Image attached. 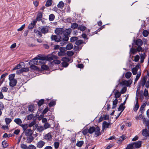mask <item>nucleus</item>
Wrapping results in <instances>:
<instances>
[{"instance_id":"nucleus-1","label":"nucleus","mask_w":149,"mask_h":149,"mask_svg":"<svg viewBox=\"0 0 149 149\" xmlns=\"http://www.w3.org/2000/svg\"><path fill=\"white\" fill-rule=\"evenodd\" d=\"M46 57L41 56L36 57L31 60L29 62V65H36L38 63H42L41 61L45 60L46 59Z\"/></svg>"},{"instance_id":"nucleus-2","label":"nucleus","mask_w":149,"mask_h":149,"mask_svg":"<svg viewBox=\"0 0 149 149\" xmlns=\"http://www.w3.org/2000/svg\"><path fill=\"white\" fill-rule=\"evenodd\" d=\"M53 136L50 132L45 134L43 136V140L47 141V142L52 140Z\"/></svg>"},{"instance_id":"nucleus-3","label":"nucleus","mask_w":149,"mask_h":149,"mask_svg":"<svg viewBox=\"0 0 149 149\" xmlns=\"http://www.w3.org/2000/svg\"><path fill=\"white\" fill-rule=\"evenodd\" d=\"M49 27L47 26H42L40 28V31L42 34L45 35L49 32Z\"/></svg>"},{"instance_id":"nucleus-4","label":"nucleus","mask_w":149,"mask_h":149,"mask_svg":"<svg viewBox=\"0 0 149 149\" xmlns=\"http://www.w3.org/2000/svg\"><path fill=\"white\" fill-rule=\"evenodd\" d=\"M51 38L52 40H54L56 42H59L61 41L62 38L61 36H58L56 35H52Z\"/></svg>"},{"instance_id":"nucleus-5","label":"nucleus","mask_w":149,"mask_h":149,"mask_svg":"<svg viewBox=\"0 0 149 149\" xmlns=\"http://www.w3.org/2000/svg\"><path fill=\"white\" fill-rule=\"evenodd\" d=\"M45 143L42 140H40L36 144V147L39 148H41L45 145Z\"/></svg>"},{"instance_id":"nucleus-6","label":"nucleus","mask_w":149,"mask_h":149,"mask_svg":"<svg viewBox=\"0 0 149 149\" xmlns=\"http://www.w3.org/2000/svg\"><path fill=\"white\" fill-rule=\"evenodd\" d=\"M64 31V29L62 28H57L55 31V33L57 35L62 34Z\"/></svg>"},{"instance_id":"nucleus-7","label":"nucleus","mask_w":149,"mask_h":149,"mask_svg":"<svg viewBox=\"0 0 149 149\" xmlns=\"http://www.w3.org/2000/svg\"><path fill=\"white\" fill-rule=\"evenodd\" d=\"M94 132H95V136L96 137H97L101 135L100 129L98 126H97L95 127Z\"/></svg>"},{"instance_id":"nucleus-8","label":"nucleus","mask_w":149,"mask_h":149,"mask_svg":"<svg viewBox=\"0 0 149 149\" xmlns=\"http://www.w3.org/2000/svg\"><path fill=\"white\" fill-rule=\"evenodd\" d=\"M142 141H138L134 142H132L134 146L136 148H140L141 145Z\"/></svg>"},{"instance_id":"nucleus-9","label":"nucleus","mask_w":149,"mask_h":149,"mask_svg":"<svg viewBox=\"0 0 149 149\" xmlns=\"http://www.w3.org/2000/svg\"><path fill=\"white\" fill-rule=\"evenodd\" d=\"M25 134L27 136H30L33 134V131L31 129H28L25 131Z\"/></svg>"},{"instance_id":"nucleus-10","label":"nucleus","mask_w":149,"mask_h":149,"mask_svg":"<svg viewBox=\"0 0 149 149\" xmlns=\"http://www.w3.org/2000/svg\"><path fill=\"white\" fill-rule=\"evenodd\" d=\"M9 83V85L11 87H14L16 86L17 83V80L16 79L10 80Z\"/></svg>"},{"instance_id":"nucleus-11","label":"nucleus","mask_w":149,"mask_h":149,"mask_svg":"<svg viewBox=\"0 0 149 149\" xmlns=\"http://www.w3.org/2000/svg\"><path fill=\"white\" fill-rule=\"evenodd\" d=\"M46 57V59L45 60H47L49 61L55 59H57L58 58V57L55 55H52L50 57Z\"/></svg>"},{"instance_id":"nucleus-12","label":"nucleus","mask_w":149,"mask_h":149,"mask_svg":"<svg viewBox=\"0 0 149 149\" xmlns=\"http://www.w3.org/2000/svg\"><path fill=\"white\" fill-rule=\"evenodd\" d=\"M72 31V30L71 29L69 28L66 29L64 31L63 33L64 35L68 36L70 34Z\"/></svg>"},{"instance_id":"nucleus-13","label":"nucleus","mask_w":149,"mask_h":149,"mask_svg":"<svg viewBox=\"0 0 149 149\" xmlns=\"http://www.w3.org/2000/svg\"><path fill=\"white\" fill-rule=\"evenodd\" d=\"M132 83V81L130 79L128 81H124L123 82V85H126L127 86H128L130 85Z\"/></svg>"},{"instance_id":"nucleus-14","label":"nucleus","mask_w":149,"mask_h":149,"mask_svg":"<svg viewBox=\"0 0 149 149\" xmlns=\"http://www.w3.org/2000/svg\"><path fill=\"white\" fill-rule=\"evenodd\" d=\"M111 124L106 121H104L103 123L102 127L104 128H108L111 127Z\"/></svg>"},{"instance_id":"nucleus-15","label":"nucleus","mask_w":149,"mask_h":149,"mask_svg":"<svg viewBox=\"0 0 149 149\" xmlns=\"http://www.w3.org/2000/svg\"><path fill=\"white\" fill-rule=\"evenodd\" d=\"M140 62L142 63L144 62V60L145 59L146 55L145 53H142L140 54Z\"/></svg>"},{"instance_id":"nucleus-16","label":"nucleus","mask_w":149,"mask_h":149,"mask_svg":"<svg viewBox=\"0 0 149 149\" xmlns=\"http://www.w3.org/2000/svg\"><path fill=\"white\" fill-rule=\"evenodd\" d=\"M35 110V106L33 104H31L28 107V111L31 113H33Z\"/></svg>"},{"instance_id":"nucleus-17","label":"nucleus","mask_w":149,"mask_h":149,"mask_svg":"<svg viewBox=\"0 0 149 149\" xmlns=\"http://www.w3.org/2000/svg\"><path fill=\"white\" fill-rule=\"evenodd\" d=\"M8 75V73H5L1 75L0 77L1 80L0 81L1 84H2L4 81L5 77Z\"/></svg>"},{"instance_id":"nucleus-18","label":"nucleus","mask_w":149,"mask_h":149,"mask_svg":"<svg viewBox=\"0 0 149 149\" xmlns=\"http://www.w3.org/2000/svg\"><path fill=\"white\" fill-rule=\"evenodd\" d=\"M42 17V13L41 12H39L37 14L36 20L38 21H40Z\"/></svg>"},{"instance_id":"nucleus-19","label":"nucleus","mask_w":149,"mask_h":149,"mask_svg":"<svg viewBox=\"0 0 149 149\" xmlns=\"http://www.w3.org/2000/svg\"><path fill=\"white\" fill-rule=\"evenodd\" d=\"M36 23V22L35 21H33L28 26V28L29 29H33Z\"/></svg>"},{"instance_id":"nucleus-20","label":"nucleus","mask_w":149,"mask_h":149,"mask_svg":"<svg viewBox=\"0 0 149 149\" xmlns=\"http://www.w3.org/2000/svg\"><path fill=\"white\" fill-rule=\"evenodd\" d=\"M135 44L138 46H141L143 44V41L141 40L138 39L136 40Z\"/></svg>"},{"instance_id":"nucleus-21","label":"nucleus","mask_w":149,"mask_h":149,"mask_svg":"<svg viewBox=\"0 0 149 149\" xmlns=\"http://www.w3.org/2000/svg\"><path fill=\"white\" fill-rule=\"evenodd\" d=\"M34 32L36 33L37 35L39 36V37H42V35L40 30L39 31L37 29H34Z\"/></svg>"},{"instance_id":"nucleus-22","label":"nucleus","mask_w":149,"mask_h":149,"mask_svg":"<svg viewBox=\"0 0 149 149\" xmlns=\"http://www.w3.org/2000/svg\"><path fill=\"white\" fill-rule=\"evenodd\" d=\"M30 65V68L31 69V70L32 71L34 70H39V68L38 67L35 66V65Z\"/></svg>"},{"instance_id":"nucleus-23","label":"nucleus","mask_w":149,"mask_h":149,"mask_svg":"<svg viewBox=\"0 0 149 149\" xmlns=\"http://www.w3.org/2000/svg\"><path fill=\"white\" fill-rule=\"evenodd\" d=\"M120 92H119L117 90H116L115 93V95L116 99H117L120 97L121 95Z\"/></svg>"},{"instance_id":"nucleus-24","label":"nucleus","mask_w":149,"mask_h":149,"mask_svg":"<svg viewBox=\"0 0 149 149\" xmlns=\"http://www.w3.org/2000/svg\"><path fill=\"white\" fill-rule=\"evenodd\" d=\"M147 80V77H144L141 80V85L143 87L145 85Z\"/></svg>"},{"instance_id":"nucleus-25","label":"nucleus","mask_w":149,"mask_h":149,"mask_svg":"<svg viewBox=\"0 0 149 149\" xmlns=\"http://www.w3.org/2000/svg\"><path fill=\"white\" fill-rule=\"evenodd\" d=\"M14 121L17 124L20 125L22 123V121L19 118H15L14 120Z\"/></svg>"},{"instance_id":"nucleus-26","label":"nucleus","mask_w":149,"mask_h":149,"mask_svg":"<svg viewBox=\"0 0 149 149\" xmlns=\"http://www.w3.org/2000/svg\"><path fill=\"white\" fill-rule=\"evenodd\" d=\"M95 127H91L88 129V133L90 134L93 133L95 131Z\"/></svg>"},{"instance_id":"nucleus-27","label":"nucleus","mask_w":149,"mask_h":149,"mask_svg":"<svg viewBox=\"0 0 149 149\" xmlns=\"http://www.w3.org/2000/svg\"><path fill=\"white\" fill-rule=\"evenodd\" d=\"M118 100L117 99H116L113 101V106L112 107V109H114L116 107V104L118 103Z\"/></svg>"},{"instance_id":"nucleus-28","label":"nucleus","mask_w":149,"mask_h":149,"mask_svg":"<svg viewBox=\"0 0 149 149\" xmlns=\"http://www.w3.org/2000/svg\"><path fill=\"white\" fill-rule=\"evenodd\" d=\"M73 48V45L71 43H69L67 45L65 48L67 50H70Z\"/></svg>"},{"instance_id":"nucleus-29","label":"nucleus","mask_w":149,"mask_h":149,"mask_svg":"<svg viewBox=\"0 0 149 149\" xmlns=\"http://www.w3.org/2000/svg\"><path fill=\"white\" fill-rule=\"evenodd\" d=\"M84 143V142L83 141H78L76 143V145L79 147H81Z\"/></svg>"},{"instance_id":"nucleus-30","label":"nucleus","mask_w":149,"mask_h":149,"mask_svg":"<svg viewBox=\"0 0 149 149\" xmlns=\"http://www.w3.org/2000/svg\"><path fill=\"white\" fill-rule=\"evenodd\" d=\"M37 131H38L39 132H41L44 130L45 129L44 127L40 126H38V127H37Z\"/></svg>"},{"instance_id":"nucleus-31","label":"nucleus","mask_w":149,"mask_h":149,"mask_svg":"<svg viewBox=\"0 0 149 149\" xmlns=\"http://www.w3.org/2000/svg\"><path fill=\"white\" fill-rule=\"evenodd\" d=\"M148 132L146 129L143 130H142V134L145 137H147L148 136Z\"/></svg>"},{"instance_id":"nucleus-32","label":"nucleus","mask_w":149,"mask_h":149,"mask_svg":"<svg viewBox=\"0 0 149 149\" xmlns=\"http://www.w3.org/2000/svg\"><path fill=\"white\" fill-rule=\"evenodd\" d=\"M52 0H48L46 2L45 6L47 7L49 6L52 5Z\"/></svg>"},{"instance_id":"nucleus-33","label":"nucleus","mask_w":149,"mask_h":149,"mask_svg":"<svg viewBox=\"0 0 149 149\" xmlns=\"http://www.w3.org/2000/svg\"><path fill=\"white\" fill-rule=\"evenodd\" d=\"M132 75V73L130 72H127L125 74V77L127 79H129Z\"/></svg>"},{"instance_id":"nucleus-34","label":"nucleus","mask_w":149,"mask_h":149,"mask_svg":"<svg viewBox=\"0 0 149 149\" xmlns=\"http://www.w3.org/2000/svg\"><path fill=\"white\" fill-rule=\"evenodd\" d=\"M64 3L63 1H61L59 2L57 5V7L59 8H62L64 6Z\"/></svg>"},{"instance_id":"nucleus-35","label":"nucleus","mask_w":149,"mask_h":149,"mask_svg":"<svg viewBox=\"0 0 149 149\" xmlns=\"http://www.w3.org/2000/svg\"><path fill=\"white\" fill-rule=\"evenodd\" d=\"M5 120L6 125H9L11 122L12 120L10 118H6L5 119Z\"/></svg>"},{"instance_id":"nucleus-36","label":"nucleus","mask_w":149,"mask_h":149,"mask_svg":"<svg viewBox=\"0 0 149 149\" xmlns=\"http://www.w3.org/2000/svg\"><path fill=\"white\" fill-rule=\"evenodd\" d=\"M126 138L125 136H121L120 137L119 140L118 141V142H117L118 143H121L122 141L125 139Z\"/></svg>"},{"instance_id":"nucleus-37","label":"nucleus","mask_w":149,"mask_h":149,"mask_svg":"<svg viewBox=\"0 0 149 149\" xmlns=\"http://www.w3.org/2000/svg\"><path fill=\"white\" fill-rule=\"evenodd\" d=\"M133 144L132 143H131L129 144L127 146L126 149H133L134 148Z\"/></svg>"},{"instance_id":"nucleus-38","label":"nucleus","mask_w":149,"mask_h":149,"mask_svg":"<svg viewBox=\"0 0 149 149\" xmlns=\"http://www.w3.org/2000/svg\"><path fill=\"white\" fill-rule=\"evenodd\" d=\"M55 16L53 14H51L49 16V20L50 21H53L55 19Z\"/></svg>"},{"instance_id":"nucleus-39","label":"nucleus","mask_w":149,"mask_h":149,"mask_svg":"<svg viewBox=\"0 0 149 149\" xmlns=\"http://www.w3.org/2000/svg\"><path fill=\"white\" fill-rule=\"evenodd\" d=\"M139 107V106L138 103V102H136L135 106H134L133 110L134 111L136 112L138 110Z\"/></svg>"},{"instance_id":"nucleus-40","label":"nucleus","mask_w":149,"mask_h":149,"mask_svg":"<svg viewBox=\"0 0 149 149\" xmlns=\"http://www.w3.org/2000/svg\"><path fill=\"white\" fill-rule=\"evenodd\" d=\"M44 100L43 99H41L39 101L38 103V105L39 107H40L44 103Z\"/></svg>"},{"instance_id":"nucleus-41","label":"nucleus","mask_w":149,"mask_h":149,"mask_svg":"<svg viewBox=\"0 0 149 149\" xmlns=\"http://www.w3.org/2000/svg\"><path fill=\"white\" fill-rule=\"evenodd\" d=\"M86 27L85 26L80 25L78 27V29L81 30V31H83L86 29Z\"/></svg>"},{"instance_id":"nucleus-42","label":"nucleus","mask_w":149,"mask_h":149,"mask_svg":"<svg viewBox=\"0 0 149 149\" xmlns=\"http://www.w3.org/2000/svg\"><path fill=\"white\" fill-rule=\"evenodd\" d=\"M20 126L22 128L24 131H25L28 127V125L27 124L21 125Z\"/></svg>"},{"instance_id":"nucleus-43","label":"nucleus","mask_w":149,"mask_h":149,"mask_svg":"<svg viewBox=\"0 0 149 149\" xmlns=\"http://www.w3.org/2000/svg\"><path fill=\"white\" fill-rule=\"evenodd\" d=\"M78 39V38L77 37H72L70 38V42H74L75 41H76Z\"/></svg>"},{"instance_id":"nucleus-44","label":"nucleus","mask_w":149,"mask_h":149,"mask_svg":"<svg viewBox=\"0 0 149 149\" xmlns=\"http://www.w3.org/2000/svg\"><path fill=\"white\" fill-rule=\"evenodd\" d=\"M78 24L76 23H73L71 25V28L73 29H75L77 28H78Z\"/></svg>"},{"instance_id":"nucleus-45","label":"nucleus","mask_w":149,"mask_h":149,"mask_svg":"<svg viewBox=\"0 0 149 149\" xmlns=\"http://www.w3.org/2000/svg\"><path fill=\"white\" fill-rule=\"evenodd\" d=\"M34 139V138L33 136H30L27 139V143H30Z\"/></svg>"},{"instance_id":"nucleus-46","label":"nucleus","mask_w":149,"mask_h":149,"mask_svg":"<svg viewBox=\"0 0 149 149\" xmlns=\"http://www.w3.org/2000/svg\"><path fill=\"white\" fill-rule=\"evenodd\" d=\"M149 34L148 31L147 30H144L143 32V35L144 37H147Z\"/></svg>"},{"instance_id":"nucleus-47","label":"nucleus","mask_w":149,"mask_h":149,"mask_svg":"<svg viewBox=\"0 0 149 149\" xmlns=\"http://www.w3.org/2000/svg\"><path fill=\"white\" fill-rule=\"evenodd\" d=\"M83 43V40H77L75 42V44L77 45H79Z\"/></svg>"},{"instance_id":"nucleus-48","label":"nucleus","mask_w":149,"mask_h":149,"mask_svg":"<svg viewBox=\"0 0 149 149\" xmlns=\"http://www.w3.org/2000/svg\"><path fill=\"white\" fill-rule=\"evenodd\" d=\"M146 105L145 104H143V105H142L140 107V111L141 113H143V111L144 110V108L145 107Z\"/></svg>"},{"instance_id":"nucleus-49","label":"nucleus","mask_w":149,"mask_h":149,"mask_svg":"<svg viewBox=\"0 0 149 149\" xmlns=\"http://www.w3.org/2000/svg\"><path fill=\"white\" fill-rule=\"evenodd\" d=\"M8 89L7 87L5 86L1 88V92L3 93H6L7 92Z\"/></svg>"},{"instance_id":"nucleus-50","label":"nucleus","mask_w":149,"mask_h":149,"mask_svg":"<svg viewBox=\"0 0 149 149\" xmlns=\"http://www.w3.org/2000/svg\"><path fill=\"white\" fill-rule=\"evenodd\" d=\"M15 77L14 74H11L9 75V80H14V78Z\"/></svg>"},{"instance_id":"nucleus-51","label":"nucleus","mask_w":149,"mask_h":149,"mask_svg":"<svg viewBox=\"0 0 149 149\" xmlns=\"http://www.w3.org/2000/svg\"><path fill=\"white\" fill-rule=\"evenodd\" d=\"M41 68L43 70H47L48 69L49 67L47 65H41Z\"/></svg>"},{"instance_id":"nucleus-52","label":"nucleus","mask_w":149,"mask_h":149,"mask_svg":"<svg viewBox=\"0 0 149 149\" xmlns=\"http://www.w3.org/2000/svg\"><path fill=\"white\" fill-rule=\"evenodd\" d=\"M43 127L45 129H46L50 127V125L47 122L45 123Z\"/></svg>"},{"instance_id":"nucleus-53","label":"nucleus","mask_w":149,"mask_h":149,"mask_svg":"<svg viewBox=\"0 0 149 149\" xmlns=\"http://www.w3.org/2000/svg\"><path fill=\"white\" fill-rule=\"evenodd\" d=\"M138 70L135 68H133L132 69V71L133 75H136L137 73Z\"/></svg>"},{"instance_id":"nucleus-54","label":"nucleus","mask_w":149,"mask_h":149,"mask_svg":"<svg viewBox=\"0 0 149 149\" xmlns=\"http://www.w3.org/2000/svg\"><path fill=\"white\" fill-rule=\"evenodd\" d=\"M67 54L69 56H72L74 54V52L71 51H69L67 52Z\"/></svg>"},{"instance_id":"nucleus-55","label":"nucleus","mask_w":149,"mask_h":149,"mask_svg":"<svg viewBox=\"0 0 149 149\" xmlns=\"http://www.w3.org/2000/svg\"><path fill=\"white\" fill-rule=\"evenodd\" d=\"M141 75V73L140 72L139 73L137 74L136 77V78L134 80L135 82H136L139 79Z\"/></svg>"},{"instance_id":"nucleus-56","label":"nucleus","mask_w":149,"mask_h":149,"mask_svg":"<svg viewBox=\"0 0 149 149\" xmlns=\"http://www.w3.org/2000/svg\"><path fill=\"white\" fill-rule=\"evenodd\" d=\"M2 145L3 146L4 148H6L8 146L7 142L5 141H3L2 142Z\"/></svg>"},{"instance_id":"nucleus-57","label":"nucleus","mask_w":149,"mask_h":149,"mask_svg":"<svg viewBox=\"0 0 149 149\" xmlns=\"http://www.w3.org/2000/svg\"><path fill=\"white\" fill-rule=\"evenodd\" d=\"M62 61H63V62H65L67 63L70 61V60L68 58L63 57L62 58Z\"/></svg>"},{"instance_id":"nucleus-58","label":"nucleus","mask_w":149,"mask_h":149,"mask_svg":"<svg viewBox=\"0 0 149 149\" xmlns=\"http://www.w3.org/2000/svg\"><path fill=\"white\" fill-rule=\"evenodd\" d=\"M22 67V65L20 64L19 63L16 66H15L13 69V70H15L17 69H18L21 68Z\"/></svg>"},{"instance_id":"nucleus-59","label":"nucleus","mask_w":149,"mask_h":149,"mask_svg":"<svg viewBox=\"0 0 149 149\" xmlns=\"http://www.w3.org/2000/svg\"><path fill=\"white\" fill-rule=\"evenodd\" d=\"M54 146L55 149L58 148L59 146V143L58 142H55L54 143Z\"/></svg>"},{"instance_id":"nucleus-60","label":"nucleus","mask_w":149,"mask_h":149,"mask_svg":"<svg viewBox=\"0 0 149 149\" xmlns=\"http://www.w3.org/2000/svg\"><path fill=\"white\" fill-rule=\"evenodd\" d=\"M56 104V102L55 101H53L50 102L49 104V106L51 107L53 106Z\"/></svg>"},{"instance_id":"nucleus-61","label":"nucleus","mask_w":149,"mask_h":149,"mask_svg":"<svg viewBox=\"0 0 149 149\" xmlns=\"http://www.w3.org/2000/svg\"><path fill=\"white\" fill-rule=\"evenodd\" d=\"M65 52H63V51H61V52L60 51V52H59L58 53V55L59 56H64L65 55Z\"/></svg>"},{"instance_id":"nucleus-62","label":"nucleus","mask_w":149,"mask_h":149,"mask_svg":"<svg viewBox=\"0 0 149 149\" xmlns=\"http://www.w3.org/2000/svg\"><path fill=\"white\" fill-rule=\"evenodd\" d=\"M21 148L24 149H28V148L26 145L23 143H22L21 144Z\"/></svg>"},{"instance_id":"nucleus-63","label":"nucleus","mask_w":149,"mask_h":149,"mask_svg":"<svg viewBox=\"0 0 149 149\" xmlns=\"http://www.w3.org/2000/svg\"><path fill=\"white\" fill-rule=\"evenodd\" d=\"M69 39V37L68 36L64 35L63 37V40L65 41H67Z\"/></svg>"},{"instance_id":"nucleus-64","label":"nucleus","mask_w":149,"mask_h":149,"mask_svg":"<svg viewBox=\"0 0 149 149\" xmlns=\"http://www.w3.org/2000/svg\"><path fill=\"white\" fill-rule=\"evenodd\" d=\"M28 149H36V147L33 145H30L28 148Z\"/></svg>"}]
</instances>
